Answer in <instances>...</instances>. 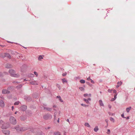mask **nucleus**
<instances>
[{
	"label": "nucleus",
	"mask_w": 135,
	"mask_h": 135,
	"mask_svg": "<svg viewBox=\"0 0 135 135\" xmlns=\"http://www.w3.org/2000/svg\"><path fill=\"white\" fill-rule=\"evenodd\" d=\"M110 120L112 122H113L114 123V120L113 118L112 117H110Z\"/></svg>",
	"instance_id": "obj_28"
},
{
	"label": "nucleus",
	"mask_w": 135,
	"mask_h": 135,
	"mask_svg": "<svg viewBox=\"0 0 135 135\" xmlns=\"http://www.w3.org/2000/svg\"><path fill=\"white\" fill-rule=\"evenodd\" d=\"M17 56L18 58L21 59L22 57V56L21 54H18L17 55Z\"/></svg>",
	"instance_id": "obj_15"
},
{
	"label": "nucleus",
	"mask_w": 135,
	"mask_h": 135,
	"mask_svg": "<svg viewBox=\"0 0 135 135\" xmlns=\"http://www.w3.org/2000/svg\"><path fill=\"white\" fill-rule=\"evenodd\" d=\"M54 119H56V115H54Z\"/></svg>",
	"instance_id": "obj_61"
},
{
	"label": "nucleus",
	"mask_w": 135,
	"mask_h": 135,
	"mask_svg": "<svg viewBox=\"0 0 135 135\" xmlns=\"http://www.w3.org/2000/svg\"><path fill=\"white\" fill-rule=\"evenodd\" d=\"M85 126L88 127H90V126L89 124L88 123H85Z\"/></svg>",
	"instance_id": "obj_23"
},
{
	"label": "nucleus",
	"mask_w": 135,
	"mask_h": 135,
	"mask_svg": "<svg viewBox=\"0 0 135 135\" xmlns=\"http://www.w3.org/2000/svg\"><path fill=\"white\" fill-rule=\"evenodd\" d=\"M79 89L81 91H84V88L83 87H80Z\"/></svg>",
	"instance_id": "obj_32"
},
{
	"label": "nucleus",
	"mask_w": 135,
	"mask_h": 135,
	"mask_svg": "<svg viewBox=\"0 0 135 135\" xmlns=\"http://www.w3.org/2000/svg\"><path fill=\"white\" fill-rule=\"evenodd\" d=\"M8 42H9V43H13V42H11L10 41H8Z\"/></svg>",
	"instance_id": "obj_63"
},
{
	"label": "nucleus",
	"mask_w": 135,
	"mask_h": 135,
	"mask_svg": "<svg viewBox=\"0 0 135 135\" xmlns=\"http://www.w3.org/2000/svg\"><path fill=\"white\" fill-rule=\"evenodd\" d=\"M66 121H67V122H68L69 123V119H67V120H66Z\"/></svg>",
	"instance_id": "obj_59"
},
{
	"label": "nucleus",
	"mask_w": 135,
	"mask_h": 135,
	"mask_svg": "<svg viewBox=\"0 0 135 135\" xmlns=\"http://www.w3.org/2000/svg\"><path fill=\"white\" fill-rule=\"evenodd\" d=\"M115 99L114 98H113L111 100V101H114Z\"/></svg>",
	"instance_id": "obj_47"
},
{
	"label": "nucleus",
	"mask_w": 135,
	"mask_h": 135,
	"mask_svg": "<svg viewBox=\"0 0 135 135\" xmlns=\"http://www.w3.org/2000/svg\"><path fill=\"white\" fill-rule=\"evenodd\" d=\"M84 100L85 102L86 103H87L88 104H90V103L89 102L88 100H87V99H83Z\"/></svg>",
	"instance_id": "obj_24"
},
{
	"label": "nucleus",
	"mask_w": 135,
	"mask_h": 135,
	"mask_svg": "<svg viewBox=\"0 0 135 135\" xmlns=\"http://www.w3.org/2000/svg\"><path fill=\"white\" fill-rule=\"evenodd\" d=\"M119 86V85H118L116 86V88H118V87Z\"/></svg>",
	"instance_id": "obj_56"
},
{
	"label": "nucleus",
	"mask_w": 135,
	"mask_h": 135,
	"mask_svg": "<svg viewBox=\"0 0 135 135\" xmlns=\"http://www.w3.org/2000/svg\"><path fill=\"white\" fill-rule=\"evenodd\" d=\"M30 83L31 84L33 85L38 84L37 83V81H31L30 82Z\"/></svg>",
	"instance_id": "obj_13"
},
{
	"label": "nucleus",
	"mask_w": 135,
	"mask_h": 135,
	"mask_svg": "<svg viewBox=\"0 0 135 135\" xmlns=\"http://www.w3.org/2000/svg\"><path fill=\"white\" fill-rule=\"evenodd\" d=\"M67 74V73L66 72H65L64 73H63L62 74V75L63 76H65Z\"/></svg>",
	"instance_id": "obj_36"
},
{
	"label": "nucleus",
	"mask_w": 135,
	"mask_h": 135,
	"mask_svg": "<svg viewBox=\"0 0 135 135\" xmlns=\"http://www.w3.org/2000/svg\"><path fill=\"white\" fill-rule=\"evenodd\" d=\"M13 84L18 83H19V82H18L17 81H13Z\"/></svg>",
	"instance_id": "obj_40"
},
{
	"label": "nucleus",
	"mask_w": 135,
	"mask_h": 135,
	"mask_svg": "<svg viewBox=\"0 0 135 135\" xmlns=\"http://www.w3.org/2000/svg\"><path fill=\"white\" fill-rule=\"evenodd\" d=\"M59 118H58V120H57V122L58 123H59Z\"/></svg>",
	"instance_id": "obj_55"
},
{
	"label": "nucleus",
	"mask_w": 135,
	"mask_h": 135,
	"mask_svg": "<svg viewBox=\"0 0 135 135\" xmlns=\"http://www.w3.org/2000/svg\"><path fill=\"white\" fill-rule=\"evenodd\" d=\"M99 103L100 104V105L101 106H104V104L103 103L102 101V100H100L99 101Z\"/></svg>",
	"instance_id": "obj_22"
},
{
	"label": "nucleus",
	"mask_w": 135,
	"mask_h": 135,
	"mask_svg": "<svg viewBox=\"0 0 135 135\" xmlns=\"http://www.w3.org/2000/svg\"><path fill=\"white\" fill-rule=\"evenodd\" d=\"M112 90V89H109L108 90V91L109 93H111Z\"/></svg>",
	"instance_id": "obj_43"
},
{
	"label": "nucleus",
	"mask_w": 135,
	"mask_h": 135,
	"mask_svg": "<svg viewBox=\"0 0 135 135\" xmlns=\"http://www.w3.org/2000/svg\"><path fill=\"white\" fill-rule=\"evenodd\" d=\"M22 85H21L20 84V85H18L17 86V88L18 89H19L20 88H21L22 87Z\"/></svg>",
	"instance_id": "obj_34"
},
{
	"label": "nucleus",
	"mask_w": 135,
	"mask_h": 135,
	"mask_svg": "<svg viewBox=\"0 0 135 135\" xmlns=\"http://www.w3.org/2000/svg\"><path fill=\"white\" fill-rule=\"evenodd\" d=\"M88 95V94H85L84 95V97H86Z\"/></svg>",
	"instance_id": "obj_50"
},
{
	"label": "nucleus",
	"mask_w": 135,
	"mask_h": 135,
	"mask_svg": "<svg viewBox=\"0 0 135 135\" xmlns=\"http://www.w3.org/2000/svg\"><path fill=\"white\" fill-rule=\"evenodd\" d=\"M0 57H2L3 58H4L5 57L4 55V54H0Z\"/></svg>",
	"instance_id": "obj_31"
},
{
	"label": "nucleus",
	"mask_w": 135,
	"mask_h": 135,
	"mask_svg": "<svg viewBox=\"0 0 135 135\" xmlns=\"http://www.w3.org/2000/svg\"><path fill=\"white\" fill-rule=\"evenodd\" d=\"M121 116L124 118H126V117H124V114H122Z\"/></svg>",
	"instance_id": "obj_45"
},
{
	"label": "nucleus",
	"mask_w": 135,
	"mask_h": 135,
	"mask_svg": "<svg viewBox=\"0 0 135 135\" xmlns=\"http://www.w3.org/2000/svg\"><path fill=\"white\" fill-rule=\"evenodd\" d=\"M62 80L63 83H67L68 82L67 80L65 78L62 79Z\"/></svg>",
	"instance_id": "obj_21"
},
{
	"label": "nucleus",
	"mask_w": 135,
	"mask_h": 135,
	"mask_svg": "<svg viewBox=\"0 0 135 135\" xmlns=\"http://www.w3.org/2000/svg\"><path fill=\"white\" fill-rule=\"evenodd\" d=\"M86 83H87V84H89V85H90V83H88V82H86Z\"/></svg>",
	"instance_id": "obj_64"
},
{
	"label": "nucleus",
	"mask_w": 135,
	"mask_h": 135,
	"mask_svg": "<svg viewBox=\"0 0 135 135\" xmlns=\"http://www.w3.org/2000/svg\"><path fill=\"white\" fill-rule=\"evenodd\" d=\"M10 126V124L8 123H5L2 124L1 128L2 129H6L9 128Z\"/></svg>",
	"instance_id": "obj_3"
},
{
	"label": "nucleus",
	"mask_w": 135,
	"mask_h": 135,
	"mask_svg": "<svg viewBox=\"0 0 135 135\" xmlns=\"http://www.w3.org/2000/svg\"><path fill=\"white\" fill-rule=\"evenodd\" d=\"M0 106L2 107H3L4 106V103L2 100H0Z\"/></svg>",
	"instance_id": "obj_12"
},
{
	"label": "nucleus",
	"mask_w": 135,
	"mask_h": 135,
	"mask_svg": "<svg viewBox=\"0 0 135 135\" xmlns=\"http://www.w3.org/2000/svg\"><path fill=\"white\" fill-rule=\"evenodd\" d=\"M122 84V82L121 81L118 82L117 83V84L119 86H120Z\"/></svg>",
	"instance_id": "obj_30"
},
{
	"label": "nucleus",
	"mask_w": 135,
	"mask_h": 135,
	"mask_svg": "<svg viewBox=\"0 0 135 135\" xmlns=\"http://www.w3.org/2000/svg\"><path fill=\"white\" fill-rule=\"evenodd\" d=\"M80 82L82 84H84L85 83V81L84 80L81 79L80 80Z\"/></svg>",
	"instance_id": "obj_27"
},
{
	"label": "nucleus",
	"mask_w": 135,
	"mask_h": 135,
	"mask_svg": "<svg viewBox=\"0 0 135 135\" xmlns=\"http://www.w3.org/2000/svg\"><path fill=\"white\" fill-rule=\"evenodd\" d=\"M57 98L59 99V100L61 102H63V101L62 100L61 97L59 96H58L57 97Z\"/></svg>",
	"instance_id": "obj_25"
},
{
	"label": "nucleus",
	"mask_w": 135,
	"mask_h": 135,
	"mask_svg": "<svg viewBox=\"0 0 135 135\" xmlns=\"http://www.w3.org/2000/svg\"><path fill=\"white\" fill-rule=\"evenodd\" d=\"M51 128V127H48L47 128L48 129H50Z\"/></svg>",
	"instance_id": "obj_60"
},
{
	"label": "nucleus",
	"mask_w": 135,
	"mask_h": 135,
	"mask_svg": "<svg viewBox=\"0 0 135 135\" xmlns=\"http://www.w3.org/2000/svg\"><path fill=\"white\" fill-rule=\"evenodd\" d=\"M56 86L58 87V88H59V89L60 90L61 89V86H60L58 84H56Z\"/></svg>",
	"instance_id": "obj_29"
},
{
	"label": "nucleus",
	"mask_w": 135,
	"mask_h": 135,
	"mask_svg": "<svg viewBox=\"0 0 135 135\" xmlns=\"http://www.w3.org/2000/svg\"><path fill=\"white\" fill-rule=\"evenodd\" d=\"M9 121L10 123L13 124H15L16 123L15 118L11 116L9 118Z\"/></svg>",
	"instance_id": "obj_2"
},
{
	"label": "nucleus",
	"mask_w": 135,
	"mask_h": 135,
	"mask_svg": "<svg viewBox=\"0 0 135 135\" xmlns=\"http://www.w3.org/2000/svg\"><path fill=\"white\" fill-rule=\"evenodd\" d=\"M13 129H15L18 132L20 131H22L27 129L24 127L20 128L18 126L12 128Z\"/></svg>",
	"instance_id": "obj_1"
},
{
	"label": "nucleus",
	"mask_w": 135,
	"mask_h": 135,
	"mask_svg": "<svg viewBox=\"0 0 135 135\" xmlns=\"http://www.w3.org/2000/svg\"><path fill=\"white\" fill-rule=\"evenodd\" d=\"M26 65H23L21 68V70L22 72H23L26 70Z\"/></svg>",
	"instance_id": "obj_5"
},
{
	"label": "nucleus",
	"mask_w": 135,
	"mask_h": 135,
	"mask_svg": "<svg viewBox=\"0 0 135 135\" xmlns=\"http://www.w3.org/2000/svg\"><path fill=\"white\" fill-rule=\"evenodd\" d=\"M87 100H88V101H90L91 100V99L90 98H89Z\"/></svg>",
	"instance_id": "obj_52"
},
{
	"label": "nucleus",
	"mask_w": 135,
	"mask_h": 135,
	"mask_svg": "<svg viewBox=\"0 0 135 135\" xmlns=\"http://www.w3.org/2000/svg\"><path fill=\"white\" fill-rule=\"evenodd\" d=\"M26 117L25 116H22L21 117L20 119L21 120L24 121L26 119Z\"/></svg>",
	"instance_id": "obj_14"
},
{
	"label": "nucleus",
	"mask_w": 135,
	"mask_h": 135,
	"mask_svg": "<svg viewBox=\"0 0 135 135\" xmlns=\"http://www.w3.org/2000/svg\"><path fill=\"white\" fill-rule=\"evenodd\" d=\"M43 107L44 108V110H47L50 112H51L52 110V109L51 108H49V107Z\"/></svg>",
	"instance_id": "obj_11"
},
{
	"label": "nucleus",
	"mask_w": 135,
	"mask_h": 135,
	"mask_svg": "<svg viewBox=\"0 0 135 135\" xmlns=\"http://www.w3.org/2000/svg\"><path fill=\"white\" fill-rule=\"evenodd\" d=\"M43 118L45 120H47L50 118H51L52 116L50 114H46L43 117Z\"/></svg>",
	"instance_id": "obj_4"
},
{
	"label": "nucleus",
	"mask_w": 135,
	"mask_h": 135,
	"mask_svg": "<svg viewBox=\"0 0 135 135\" xmlns=\"http://www.w3.org/2000/svg\"><path fill=\"white\" fill-rule=\"evenodd\" d=\"M91 79L90 78V77H89V78H87V80H91Z\"/></svg>",
	"instance_id": "obj_46"
},
{
	"label": "nucleus",
	"mask_w": 135,
	"mask_h": 135,
	"mask_svg": "<svg viewBox=\"0 0 135 135\" xmlns=\"http://www.w3.org/2000/svg\"><path fill=\"white\" fill-rule=\"evenodd\" d=\"M99 130V129L98 126H96L94 128V131L95 132H97Z\"/></svg>",
	"instance_id": "obj_19"
},
{
	"label": "nucleus",
	"mask_w": 135,
	"mask_h": 135,
	"mask_svg": "<svg viewBox=\"0 0 135 135\" xmlns=\"http://www.w3.org/2000/svg\"><path fill=\"white\" fill-rule=\"evenodd\" d=\"M54 135H60L61 133L59 132H55L54 133Z\"/></svg>",
	"instance_id": "obj_18"
},
{
	"label": "nucleus",
	"mask_w": 135,
	"mask_h": 135,
	"mask_svg": "<svg viewBox=\"0 0 135 135\" xmlns=\"http://www.w3.org/2000/svg\"><path fill=\"white\" fill-rule=\"evenodd\" d=\"M108 114L109 115H114V114L112 113L109 112L108 113Z\"/></svg>",
	"instance_id": "obj_37"
},
{
	"label": "nucleus",
	"mask_w": 135,
	"mask_h": 135,
	"mask_svg": "<svg viewBox=\"0 0 135 135\" xmlns=\"http://www.w3.org/2000/svg\"><path fill=\"white\" fill-rule=\"evenodd\" d=\"M53 107L54 108H56V106L55 105H53Z\"/></svg>",
	"instance_id": "obj_57"
},
{
	"label": "nucleus",
	"mask_w": 135,
	"mask_h": 135,
	"mask_svg": "<svg viewBox=\"0 0 135 135\" xmlns=\"http://www.w3.org/2000/svg\"><path fill=\"white\" fill-rule=\"evenodd\" d=\"M12 66L9 64H7L6 65V67L7 68H9L12 67Z\"/></svg>",
	"instance_id": "obj_17"
},
{
	"label": "nucleus",
	"mask_w": 135,
	"mask_h": 135,
	"mask_svg": "<svg viewBox=\"0 0 135 135\" xmlns=\"http://www.w3.org/2000/svg\"><path fill=\"white\" fill-rule=\"evenodd\" d=\"M131 109V107H130L128 108H127L126 109V111L127 112H129Z\"/></svg>",
	"instance_id": "obj_20"
},
{
	"label": "nucleus",
	"mask_w": 135,
	"mask_h": 135,
	"mask_svg": "<svg viewBox=\"0 0 135 135\" xmlns=\"http://www.w3.org/2000/svg\"><path fill=\"white\" fill-rule=\"evenodd\" d=\"M9 73L10 74V75L12 76H13V74H14L15 73V71L13 70L12 69H10L9 70Z\"/></svg>",
	"instance_id": "obj_9"
},
{
	"label": "nucleus",
	"mask_w": 135,
	"mask_h": 135,
	"mask_svg": "<svg viewBox=\"0 0 135 135\" xmlns=\"http://www.w3.org/2000/svg\"><path fill=\"white\" fill-rule=\"evenodd\" d=\"M125 118H126V119H128L129 118V117L128 116V117H127L126 118V117Z\"/></svg>",
	"instance_id": "obj_53"
},
{
	"label": "nucleus",
	"mask_w": 135,
	"mask_h": 135,
	"mask_svg": "<svg viewBox=\"0 0 135 135\" xmlns=\"http://www.w3.org/2000/svg\"><path fill=\"white\" fill-rule=\"evenodd\" d=\"M110 130L109 129H108L107 133L108 134H109L110 133Z\"/></svg>",
	"instance_id": "obj_38"
},
{
	"label": "nucleus",
	"mask_w": 135,
	"mask_h": 135,
	"mask_svg": "<svg viewBox=\"0 0 135 135\" xmlns=\"http://www.w3.org/2000/svg\"><path fill=\"white\" fill-rule=\"evenodd\" d=\"M17 111H16V112H15V114H17Z\"/></svg>",
	"instance_id": "obj_62"
},
{
	"label": "nucleus",
	"mask_w": 135,
	"mask_h": 135,
	"mask_svg": "<svg viewBox=\"0 0 135 135\" xmlns=\"http://www.w3.org/2000/svg\"><path fill=\"white\" fill-rule=\"evenodd\" d=\"M117 94H115L114 95V98L116 99L117 98Z\"/></svg>",
	"instance_id": "obj_39"
},
{
	"label": "nucleus",
	"mask_w": 135,
	"mask_h": 135,
	"mask_svg": "<svg viewBox=\"0 0 135 135\" xmlns=\"http://www.w3.org/2000/svg\"><path fill=\"white\" fill-rule=\"evenodd\" d=\"M4 56L5 57H7L9 59H10L11 58V56L8 53H6L4 54Z\"/></svg>",
	"instance_id": "obj_10"
},
{
	"label": "nucleus",
	"mask_w": 135,
	"mask_h": 135,
	"mask_svg": "<svg viewBox=\"0 0 135 135\" xmlns=\"http://www.w3.org/2000/svg\"><path fill=\"white\" fill-rule=\"evenodd\" d=\"M108 107L110 109L111 108V106L110 105H108Z\"/></svg>",
	"instance_id": "obj_51"
},
{
	"label": "nucleus",
	"mask_w": 135,
	"mask_h": 135,
	"mask_svg": "<svg viewBox=\"0 0 135 135\" xmlns=\"http://www.w3.org/2000/svg\"><path fill=\"white\" fill-rule=\"evenodd\" d=\"M14 107L13 106H12V110H13L14 109Z\"/></svg>",
	"instance_id": "obj_54"
},
{
	"label": "nucleus",
	"mask_w": 135,
	"mask_h": 135,
	"mask_svg": "<svg viewBox=\"0 0 135 135\" xmlns=\"http://www.w3.org/2000/svg\"><path fill=\"white\" fill-rule=\"evenodd\" d=\"M105 121L107 123V126H108V119H106L105 120Z\"/></svg>",
	"instance_id": "obj_41"
},
{
	"label": "nucleus",
	"mask_w": 135,
	"mask_h": 135,
	"mask_svg": "<svg viewBox=\"0 0 135 135\" xmlns=\"http://www.w3.org/2000/svg\"><path fill=\"white\" fill-rule=\"evenodd\" d=\"M117 91L115 90H114L113 91V92L114 93H116Z\"/></svg>",
	"instance_id": "obj_48"
},
{
	"label": "nucleus",
	"mask_w": 135,
	"mask_h": 135,
	"mask_svg": "<svg viewBox=\"0 0 135 135\" xmlns=\"http://www.w3.org/2000/svg\"><path fill=\"white\" fill-rule=\"evenodd\" d=\"M81 105L83 106H84L85 107H88V105H86L85 104H81Z\"/></svg>",
	"instance_id": "obj_33"
},
{
	"label": "nucleus",
	"mask_w": 135,
	"mask_h": 135,
	"mask_svg": "<svg viewBox=\"0 0 135 135\" xmlns=\"http://www.w3.org/2000/svg\"><path fill=\"white\" fill-rule=\"evenodd\" d=\"M27 108V107L25 105L21 106L20 108V109L22 111H25Z\"/></svg>",
	"instance_id": "obj_6"
},
{
	"label": "nucleus",
	"mask_w": 135,
	"mask_h": 135,
	"mask_svg": "<svg viewBox=\"0 0 135 135\" xmlns=\"http://www.w3.org/2000/svg\"><path fill=\"white\" fill-rule=\"evenodd\" d=\"M2 93L3 94H7L9 93L10 91L6 89H4L2 91Z\"/></svg>",
	"instance_id": "obj_8"
},
{
	"label": "nucleus",
	"mask_w": 135,
	"mask_h": 135,
	"mask_svg": "<svg viewBox=\"0 0 135 135\" xmlns=\"http://www.w3.org/2000/svg\"><path fill=\"white\" fill-rule=\"evenodd\" d=\"M3 75L2 73L0 72V77H2L3 76Z\"/></svg>",
	"instance_id": "obj_44"
},
{
	"label": "nucleus",
	"mask_w": 135,
	"mask_h": 135,
	"mask_svg": "<svg viewBox=\"0 0 135 135\" xmlns=\"http://www.w3.org/2000/svg\"><path fill=\"white\" fill-rule=\"evenodd\" d=\"M13 77H16V78H18L20 76V75L18 74H15V73L14 74H13Z\"/></svg>",
	"instance_id": "obj_16"
},
{
	"label": "nucleus",
	"mask_w": 135,
	"mask_h": 135,
	"mask_svg": "<svg viewBox=\"0 0 135 135\" xmlns=\"http://www.w3.org/2000/svg\"><path fill=\"white\" fill-rule=\"evenodd\" d=\"M20 103V102L19 101H17V102H15V103H14V105H18L19 103Z\"/></svg>",
	"instance_id": "obj_35"
},
{
	"label": "nucleus",
	"mask_w": 135,
	"mask_h": 135,
	"mask_svg": "<svg viewBox=\"0 0 135 135\" xmlns=\"http://www.w3.org/2000/svg\"><path fill=\"white\" fill-rule=\"evenodd\" d=\"M90 80H91V82L92 83H93V84L94 83V82L93 80H92V79H91Z\"/></svg>",
	"instance_id": "obj_49"
},
{
	"label": "nucleus",
	"mask_w": 135,
	"mask_h": 135,
	"mask_svg": "<svg viewBox=\"0 0 135 135\" xmlns=\"http://www.w3.org/2000/svg\"><path fill=\"white\" fill-rule=\"evenodd\" d=\"M34 74L36 75V76H38V74H37V73L36 72V71H34Z\"/></svg>",
	"instance_id": "obj_42"
},
{
	"label": "nucleus",
	"mask_w": 135,
	"mask_h": 135,
	"mask_svg": "<svg viewBox=\"0 0 135 135\" xmlns=\"http://www.w3.org/2000/svg\"><path fill=\"white\" fill-rule=\"evenodd\" d=\"M3 132L5 134L9 135V131L7 130H2Z\"/></svg>",
	"instance_id": "obj_7"
},
{
	"label": "nucleus",
	"mask_w": 135,
	"mask_h": 135,
	"mask_svg": "<svg viewBox=\"0 0 135 135\" xmlns=\"http://www.w3.org/2000/svg\"><path fill=\"white\" fill-rule=\"evenodd\" d=\"M3 123V122L2 121H0V123H1V124H2Z\"/></svg>",
	"instance_id": "obj_58"
},
{
	"label": "nucleus",
	"mask_w": 135,
	"mask_h": 135,
	"mask_svg": "<svg viewBox=\"0 0 135 135\" xmlns=\"http://www.w3.org/2000/svg\"><path fill=\"white\" fill-rule=\"evenodd\" d=\"M43 59L42 56L41 55H40L38 57V60L39 61H41L42 59Z\"/></svg>",
	"instance_id": "obj_26"
}]
</instances>
